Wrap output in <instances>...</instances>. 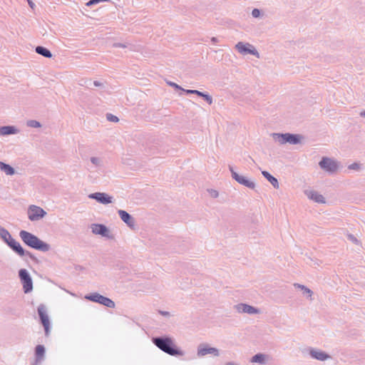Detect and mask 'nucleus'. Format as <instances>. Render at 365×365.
Here are the masks:
<instances>
[{
	"label": "nucleus",
	"mask_w": 365,
	"mask_h": 365,
	"mask_svg": "<svg viewBox=\"0 0 365 365\" xmlns=\"http://www.w3.org/2000/svg\"><path fill=\"white\" fill-rule=\"evenodd\" d=\"M152 342L160 350L170 356H182L185 354V352L175 344L174 339L168 335L153 337Z\"/></svg>",
	"instance_id": "f257e3e1"
},
{
	"label": "nucleus",
	"mask_w": 365,
	"mask_h": 365,
	"mask_svg": "<svg viewBox=\"0 0 365 365\" xmlns=\"http://www.w3.org/2000/svg\"><path fill=\"white\" fill-rule=\"evenodd\" d=\"M0 237L3 241L19 256H27L34 262H38L37 258L31 252L24 250L21 244L11 237L9 231L1 226Z\"/></svg>",
	"instance_id": "f03ea898"
},
{
	"label": "nucleus",
	"mask_w": 365,
	"mask_h": 365,
	"mask_svg": "<svg viewBox=\"0 0 365 365\" xmlns=\"http://www.w3.org/2000/svg\"><path fill=\"white\" fill-rule=\"evenodd\" d=\"M19 237L23 242L30 248L43 252H48L51 250V245L49 244L28 231L21 230Z\"/></svg>",
	"instance_id": "7ed1b4c3"
},
{
	"label": "nucleus",
	"mask_w": 365,
	"mask_h": 365,
	"mask_svg": "<svg viewBox=\"0 0 365 365\" xmlns=\"http://www.w3.org/2000/svg\"><path fill=\"white\" fill-rule=\"evenodd\" d=\"M272 136L275 140L278 141L282 145L287 143L291 145H297L301 143L302 138L301 135L289 133H273Z\"/></svg>",
	"instance_id": "20e7f679"
},
{
	"label": "nucleus",
	"mask_w": 365,
	"mask_h": 365,
	"mask_svg": "<svg viewBox=\"0 0 365 365\" xmlns=\"http://www.w3.org/2000/svg\"><path fill=\"white\" fill-rule=\"evenodd\" d=\"M85 299L100 304L108 308H114L115 304V302L110 298L103 296L98 292H93L85 296Z\"/></svg>",
	"instance_id": "39448f33"
},
{
	"label": "nucleus",
	"mask_w": 365,
	"mask_h": 365,
	"mask_svg": "<svg viewBox=\"0 0 365 365\" xmlns=\"http://www.w3.org/2000/svg\"><path fill=\"white\" fill-rule=\"evenodd\" d=\"M37 312L40 322L44 328L45 336L48 337L50 334L51 324L46 306L41 304L38 307Z\"/></svg>",
	"instance_id": "423d86ee"
},
{
	"label": "nucleus",
	"mask_w": 365,
	"mask_h": 365,
	"mask_svg": "<svg viewBox=\"0 0 365 365\" xmlns=\"http://www.w3.org/2000/svg\"><path fill=\"white\" fill-rule=\"evenodd\" d=\"M319 167L329 174L335 173L339 169V163L330 158L323 157L319 163Z\"/></svg>",
	"instance_id": "0eeeda50"
},
{
	"label": "nucleus",
	"mask_w": 365,
	"mask_h": 365,
	"mask_svg": "<svg viewBox=\"0 0 365 365\" xmlns=\"http://www.w3.org/2000/svg\"><path fill=\"white\" fill-rule=\"evenodd\" d=\"M19 277L23 284L24 292L25 293L31 292L33 289V282L29 272L26 269H19Z\"/></svg>",
	"instance_id": "6e6552de"
},
{
	"label": "nucleus",
	"mask_w": 365,
	"mask_h": 365,
	"mask_svg": "<svg viewBox=\"0 0 365 365\" xmlns=\"http://www.w3.org/2000/svg\"><path fill=\"white\" fill-rule=\"evenodd\" d=\"M46 215V212L41 207L31 205L28 208V217L32 221H38Z\"/></svg>",
	"instance_id": "1a4fd4ad"
},
{
	"label": "nucleus",
	"mask_w": 365,
	"mask_h": 365,
	"mask_svg": "<svg viewBox=\"0 0 365 365\" xmlns=\"http://www.w3.org/2000/svg\"><path fill=\"white\" fill-rule=\"evenodd\" d=\"M207 354H212L215 356H218L220 355V351L217 348L211 347L207 343L200 344L197 349V356L198 357H203Z\"/></svg>",
	"instance_id": "9d476101"
},
{
	"label": "nucleus",
	"mask_w": 365,
	"mask_h": 365,
	"mask_svg": "<svg viewBox=\"0 0 365 365\" xmlns=\"http://www.w3.org/2000/svg\"><path fill=\"white\" fill-rule=\"evenodd\" d=\"M229 170L231 173L232 178L235 180L238 183L248 187L250 189H254L255 187V183L246 177L239 175L237 172H235L232 165H229Z\"/></svg>",
	"instance_id": "9b49d317"
},
{
	"label": "nucleus",
	"mask_w": 365,
	"mask_h": 365,
	"mask_svg": "<svg viewBox=\"0 0 365 365\" xmlns=\"http://www.w3.org/2000/svg\"><path fill=\"white\" fill-rule=\"evenodd\" d=\"M236 49L238 51L239 53L243 55L246 54H252L257 58H259V53L256 50V48L251 44L247 43H244L243 42H238L235 45Z\"/></svg>",
	"instance_id": "f8f14e48"
},
{
	"label": "nucleus",
	"mask_w": 365,
	"mask_h": 365,
	"mask_svg": "<svg viewBox=\"0 0 365 365\" xmlns=\"http://www.w3.org/2000/svg\"><path fill=\"white\" fill-rule=\"evenodd\" d=\"M92 232L108 239H113V236L110 233V230L103 224H93L91 226Z\"/></svg>",
	"instance_id": "ddd939ff"
},
{
	"label": "nucleus",
	"mask_w": 365,
	"mask_h": 365,
	"mask_svg": "<svg viewBox=\"0 0 365 365\" xmlns=\"http://www.w3.org/2000/svg\"><path fill=\"white\" fill-rule=\"evenodd\" d=\"M90 199L96 200L103 205H108L113 202V197L106 192H93L88 195Z\"/></svg>",
	"instance_id": "4468645a"
},
{
	"label": "nucleus",
	"mask_w": 365,
	"mask_h": 365,
	"mask_svg": "<svg viewBox=\"0 0 365 365\" xmlns=\"http://www.w3.org/2000/svg\"><path fill=\"white\" fill-rule=\"evenodd\" d=\"M235 308L239 313H247L249 314H256L260 313V310L259 309L244 303L236 304Z\"/></svg>",
	"instance_id": "2eb2a0df"
},
{
	"label": "nucleus",
	"mask_w": 365,
	"mask_h": 365,
	"mask_svg": "<svg viewBox=\"0 0 365 365\" xmlns=\"http://www.w3.org/2000/svg\"><path fill=\"white\" fill-rule=\"evenodd\" d=\"M118 213L122 221H123L129 227L132 229L135 227V221L131 215L123 210H118Z\"/></svg>",
	"instance_id": "dca6fc26"
},
{
	"label": "nucleus",
	"mask_w": 365,
	"mask_h": 365,
	"mask_svg": "<svg viewBox=\"0 0 365 365\" xmlns=\"http://www.w3.org/2000/svg\"><path fill=\"white\" fill-rule=\"evenodd\" d=\"M185 93L187 94H195L196 97H201L209 105H211L213 102L212 97L209 95L207 93H204L197 90H183Z\"/></svg>",
	"instance_id": "f3484780"
},
{
	"label": "nucleus",
	"mask_w": 365,
	"mask_h": 365,
	"mask_svg": "<svg viewBox=\"0 0 365 365\" xmlns=\"http://www.w3.org/2000/svg\"><path fill=\"white\" fill-rule=\"evenodd\" d=\"M309 355L311 356L312 358L322 361H326L327 359L331 357L326 352L321 350H317L314 349H311L309 350Z\"/></svg>",
	"instance_id": "a211bd4d"
},
{
	"label": "nucleus",
	"mask_w": 365,
	"mask_h": 365,
	"mask_svg": "<svg viewBox=\"0 0 365 365\" xmlns=\"http://www.w3.org/2000/svg\"><path fill=\"white\" fill-rule=\"evenodd\" d=\"M305 194L309 199H310L316 202H318V203H324L325 202V199H324V196L315 190H306Z\"/></svg>",
	"instance_id": "6ab92c4d"
},
{
	"label": "nucleus",
	"mask_w": 365,
	"mask_h": 365,
	"mask_svg": "<svg viewBox=\"0 0 365 365\" xmlns=\"http://www.w3.org/2000/svg\"><path fill=\"white\" fill-rule=\"evenodd\" d=\"M46 349L43 345L38 344L35 347V364L41 363L45 356Z\"/></svg>",
	"instance_id": "aec40b11"
},
{
	"label": "nucleus",
	"mask_w": 365,
	"mask_h": 365,
	"mask_svg": "<svg viewBox=\"0 0 365 365\" xmlns=\"http://www.w3.org/2000/svg\"><path fill=\"white\" fill-rule=\"evenodd\" d=\"M19 133V130L14 125H4L0 127V135L5 136Z\"/></svg>",
	"instance_id": "412c9836"
},
{
	"label": "nucleus",
	"mask_w": 365,
	"mask_h": 365,
	"mask_svg": "<svg viewBox=\"0 0 365 365\" xmlns=\"http://www.w3.org/2000/svg\"><path fill=\"white\" fill-rule=\"evenodd\" d=\"M262 174L274 188H279V182L275 177L266 170L262 171Z\"/></svg>",
	"instance_id": "4be33fe9"
},
{
	"label": "nucleus",
	"mask_w": 365,
	"mask_h": 365,
	"mask_svg": "<svg viewBox=\"0 0 365 365\" xmlns=\"http://www.w3.org/2000/svg\"><path fill=\"white\" fill-rule=\"evenodd\" d=\"M35 51L38 54H39L45 58H50L52 57L51 52L47 48H46L44 46H36L35 48Z\"/></svg>",
	"instance_id": "5701e85b"
},
{
	"label": "nucleus",
	"mask_w": 365,
	"mask_h": 365,
	"mask_svg": "<svg viewBox=\"0 0 365 365\" xmlns=\"http://www.w3.org/2000/svg\"><path fill=\"white\" fill-rule=\"evenodd\" d=\"M0 170L7 175H13L15 170L10 165L0 161Z\"/></svg>",
	"instance_id": "b1692460"
},
{
	"label": "nucleus",
	"mask_w": 365,
	"mask_h": 365,
	"mask_svg": "<svg viewBox=\"0 0 365 365\" xmlns=\"http://www.w3.org/2000/svg\"><path fill=\"white\" fill-rule=\"evenodd\" d=\"M267 355L264 354H261V353H259V354H256L255 355H254L252 359H251V362L252 363H258V364H264L266 363V358H267Z\"/></svg>",
	"instance_id": "393cba45"
},
{
	"label": "nucleus",
	"mask_w": 365,
	"mask_h": 365,
	"mask_svg": "<svg viewBox=\"0 0 365 365\" xmlns=\"http://www.w3.org/2000/svg\"><path fill=\"white\" fill-rule=\"evenodd\" d=\"M294 286L297 288H299L302 290H303V294L304 295H307L308 297H311L313 292L308 287H305L304 285L300 284H294Z\"/></svg>",
	"instance_id": "a878e982"
},
{
	"label": "nucleus",
	"mask_w": 365,
	"mask_h": 365,
	"mask_svg": "<svg viewBox=\"0 0 365 365\" xmlns=\"http://www.w3.org/2000/svg\"><path fill=\"white\" fill-rule=\"evenodd\" d=\"M91 162L96 166V167H101L103 166V160L100 158L97 157H91Z\"/></svg>",
	"instance_id": "bb28decb"
},
{
	"label": "nucleus",
	"mask_w": 365,
	"mask_h": 365,
	"mask_svg": "<svg viewBox=\"0 0 365 365\" xmlns=\"http://www.w3.org/2000/svg\"><path fill=\"white\" fill-rule=\"evenodd\" d=\"M26 125L29 127L36 128H40L41 126V123L38 121L35 120H28L26 123Z\"/></svg>",
	"instance_id": "cd10ccee"
},
{
	"label": "nucleus",
	"mask_w": 365,
	"mask_h": 365,
	"mask_svg": "<svg viewBox=\"0 0 365 365\" xmlns=\"http://www.w3.org/2000/svg\"><path fill=\"white\" fill-rule=\"evenodd\" d=\"M347 239L351 241L352 243L356 245H361L360 241L352 234L347 235Z\"/></svg>",
	"instance_id": "c85d7f7f"
},
{
	"label": "nucleus",
	"mask_w": 365,
	"mask_h": 365,
	"mask_svg": "<svg viewBox=\"0 0 365 365\" xmlns=\"http://www.w3.org/2000/svg\"><path fill=\"white\" fill-rule=\"evenodd\" d=\"M106 119L110 122L116 123L119 120L118 118L111 113L106 114Z\"/></svg>",
	"instance_id": "c756f323"
},
{
	"label": "nucleus",
	"mask_w": 365,
	"mask_h": 365,
	"mask_svg": "<svg viewBox=\"0 0 365 365\" xmlns=\"http://www.w3.org/2000/svg\"><path fill=\"white\" fill-rule=\"evenodd\" d=\"M349 170H359L361 168V165L358 163H354L348 166Z\"/></svg>",
	"instance_id": "7c9ffc66"
},
{
	"label": "nucleus",
	"mask_w": 365,
	"mask_h": 365,
	"mask_svg": "<svg viewBox=\"0 0 365 365\" xmlns=\"http://www.w3.org/2000/svg\"><path fill=\"white\" fill-rule=\"evenodd\" d=\"M109 0H90L88 1L87 3H86V5L88 6H91L94 4H98L100 2H103V1H108Z\"/></svg>",
	"instance_id": "2f4dec72"
},
{
	"label": "nucleus",
	"mask_w": 365,
	"mask_h": 365,
	"mask_svg": "<svg viewBox=\"0 0 365 365\" xmlns=\"http://www.w3.org/2000/svg\"><path fill=\"white\" fill-rule=\"evenodd\" d=\"M261 15V11L258 9H252V16L254 17V18H258Z\"/></svg>",
	"instance_id": "473e14b6"
},
{
	"label": "nucleus",
	"mask_w": 365,
	"mask_h": 365,
	"mask_svg": "<svg viewBox=\"0 0 365 365\" xmlns=\"http://www.w3.org/2000/svg\"><path fill=\"white\" fill-rule=\"evenodd\" d=\"M168 84L170 85L171 87L177 89V90H181L183 91V90H185L184 88H182L181 86H180L179 85H178L177 83H174V82H168Z\"/></svg>",
	"instance_id": "72a5a7b5"
},
{
	"label": "nucleus",
	"mask_w": 365,
	"mask_h": 365,
	"mask_svg": "<svg viewBox=\"0 0 365 365\" xmlns=\"http://www.w3.org/2000/svg\"><path fill=\"white\" fill-rule=\"evenodd\" d=\"M208 192L210 193V196L213 198H217L219 196V192L215 190H208Z\"/></svg>",
	"instance_id": "f704fd0d"
},
{
	"label": "nucleus",
	"mask_w": 365,
	"mask_h": 365,
	"mask_svg": "<svg viewBox=\"0 0 365 365\" xmlns=\"http://www.w3.org/2000/svg\"><path fill=\"white\" fill-rule=\"evenodd\" d=\"M113 47H115V48H118V47H120V48H126L128 47V46L125 43H113Z\"/></svg>",
	"instance_id": "c9c22d12"
},
{
	"label": "nucleus",
	"mask_w": 365,
	"mask_h": 365,
	"mask_svg": "<svg viewBox=\"0 0 365 365\" xmlns=\"http://www.w3.org/2000/svg\"><path fill=\"white\" fill-rule=\"evenodd\" d=\"M160 314L163 316H165V317H169L170 314L168 312H165V311H160L159 312Z\"/></svg>",
	"instance_id": "e433bc0d"
},
{
	"label": "nucleus",
	"mask_w": 365,
	"mask_h": 365,
	"mask_svg": "<svg viewBox=\"0 0 365 365\" xmlns=\"http://www.w3.org/2000/svg\"><path fill=\"white\" fill-rule=\"evenodd\" d=\"M93 84L96 86V87H99V86H101L103 84L102 83H101L100 81H94L93 82Z\"/></svg>",
	"instance_id": "4c0bfd02"
},
{
	"label": "nucleus",
	"mask_w": 365,
	"mask_h": 365,
	"mask_svg": "<svg viewBox=\"0 0 365 365\" xmlns=\"http://www.w3.org/2000/svg\"><path fill=\"white\" fill-rule=\"evenodd\" d=\"M27 1L29 3V6L31 9H34L35 7V4L31 0H27Z\"/></svg>",
	"instance_id": "58836bf2"
},
{
	"label": "nucleus",
	"mask_w": 365,
	"mask_h": 365,
	"mask_svg": "<svg viewBox=\"0 0 365 365\" xmlns=\"http://www.w3.org/2000/svg\"><path fill=\"white\" fill-rule=\"evenodd\" d=\"M211 41H212V43H215L217 42V38L216 37H212L211 38Z\"/></svg>",
	"instance_id": "ea45409f"
},
{
	"label": "nucleus",
	"mask_w": 365,
	"mask_h": 365,
	"mask_svg": "<svg viewBox=\"0 0 365 365\" xmlns=\"http://www.w3.org/2000/svg\"><path fill=\"white\" fill-rule=\"evenodd\" d=\"M360 115H361V117L365 118V110L361 111V112L360 113Z\"/></svg>",
	"instance_id": "a19ab883"
}]
</instances>
